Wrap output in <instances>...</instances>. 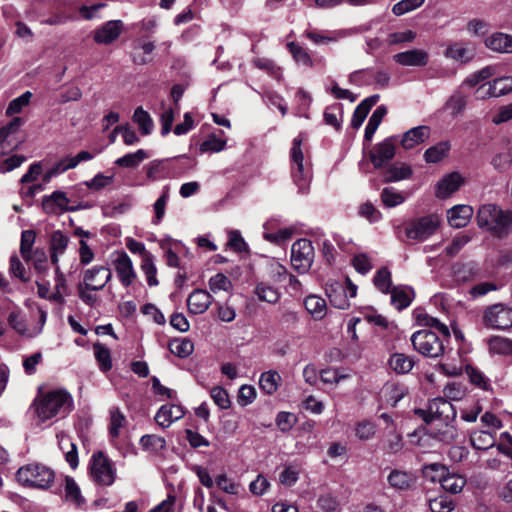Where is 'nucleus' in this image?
<instances>
[{
  "mask_svg": "<svg viewBox=\"0 0 512 512\" xmlns=\"http://www.w3.org/2000/svg\"><path fill=\"white\" fill-rule=\"evenodd\" d=\"M32 409L39 422L53 418H64L73 409V398L64 389L39 393L32 403Z\"/></svg>",
  "mask_w": 512,
  "mask_h": 512,
  "instance_id": "f257e3e1",
  "label": "nucleus"
},
{
  "mask_svg": "<svg viewBox=\"0 0 512 512\" xmlns=\"http://www.w3.org/2000/svg\"><path fill=\"white\" fill-rule=\"evenodd\" d=\"M17 482L27 488L48 489L54 482L55 473L48 466L40 463H29L21 466L16 472Z\"/></svg>",
  "mask_w": 512,
  "mask_h": 512,
  "instance_id": "f03ea898",
  "label": "nucleus"
},
{
  "mask_svg": "<svg viewBox=\"0 0 512 512\" xmlns=\"http://www.w3.org/2000/svg\"><path fill=\"white\" fill-rule=\"evenodd\" d=\"M302 138L300 136L293 140L290 151L291 176L294 184L298 187L299 194H307L312 179L311 165L305 161L302 151Z\"/></svg>",
  "mask_w": 512,
  "mask_h": 512,
  "instance_id": "7ed1b4c3",
  "label": "nucleus"
},
{
  "mask_svg": "<svg viewBox=\"0 0 512 512\" xmlns=\"http://www.w3.org/2000/svg\"><path fill=\"white\" fill-rule=\"evenodd\" d=\"M414 414L425 423L455 421L457 411L450 401L444 398H434L429 401L427 409H415Z\"/></svg>",
  "mask_w": 512,
  "mask_h": 512,
  "instance_id": "20e7f679",
  "label": "nucleus"
},
{
  "mask_svg": "<svg viewBox=\"0 0 512 512\" xmlns=\"http://www.w3.org/2000/svg\"><path fill=\"white\" fill-rule=\"evenodd\" d=\"M90 476L100 486H111L116 478L112 461L102 452H94L89 463Z\"/></svg>",
  "mask_w": 512,
  "mask_h": 512,
  "instance_id": "39448f33",
  "label": "nucleus"
},
{
  "mask_svg": "<svg viewBox=\"0 0 512 512\" xmlns=\"http://www.w3.org/2000/svg\"><path fill=\"white\" fill-rule=\"evenodd\" d=\"M441 220L437 215H427L410 220L405 226L407 238L425 241L440 227Z\"/></svg>",
  "mask_w": 512,
  "mask_h": 512,
  "instance_id": "423d86ee",
  "label": "nucleus"
},
{
  "mask_svg": "<svg viewBox=\"0 0 512 512\" xmlns=\"http://www.w3.org/2000/svg\"><path fill=\"white\" fill-rule=\"evenodd\" d=\"M411 342L417 352L427 357L436 358L444 352L442 340L432 331L420 330L413 333Z\"/></svg>",
  "mask_w": 512,
  "mask_h": 512,
  "instance_id": "0eeeda50",
  "label": "nucleus"
},
{
  "mask_svg": "<svg viewBox=\"0 0 512 512\" xmlns=\"http://www.w3.org/2000/svg\"><path fill=\"white\" fill-rule=\"evenodd\" d=\"M314 247L308 239H299L291 247V264L300 274L307 273L313 265Z\"/></svg>",
  "mask_w": 512,
  "mask_h": 512,
  "instance_id": "6e6552de",
  "label": "nucleus"
},
{
  "mask_svg": "<svg viewBox=\"0 0 512 512\" xmlns=\"http://www.w3.org/2000/svg\"><path fill=\"white\" fill-rule=\"evenodd\" d=\"M482 323L489 329L506 330L512 327V308L501 303L489 306L483 312Z\"/></svg>",
  "mask_w": 512,
  "mask_h": 512,
  "instance_id": "1a4fd4ad",
  "label": "nucleus"
},
{
  "mask_svg": "<svg viewBox=\"0 0 512 512\" xmlns=\"http://www.w3.org/2000/svg\"><path fill=\"white\" fill-rule=\"evenodd\" d=\"M112 264L123 287H129L136 281L137 273L133 262L125 251L116 252Z\"/></svg>",
  "mask_w": 512,
  "mask_h": 512,
  "instance_id": "9d476101",
  "label": "nucleus"
},
{
  "mask_svg": "<svg viewBox=\"0 0 512 512\" xmlns=\"http://www.w3.org/2000/svg\"><path fill=\"white\" fill-rule=\"evenodd\" d=\"M112 272L108 267L105 266H93L85 270L83 274L84 287L94 290H102L106 284L111 280Z\"/></svg>",
  "mask_w": 512,
  "mask_h": 512,
  "instance_id": "9b49d317",
  "label": "nucleus"
},
{
  "mask_svg": "<svg viewBox=\"0 0 512 512\" xmlns=\"http://www.w3.org/2000/svg\"><path fill=\"white\" fill-rule=\"evenodd\" d=\"M395 155V143L393 138H387L383 142L375 145L370 153L369 158L375 168H381L393 159Z\"/></svg>",
  "mask_w": 512,
  "mask_h": 512,
  "instance_id": "f8f14e48",
  "label": "nucleus"
},
{
  "mask_svg": "<svg viewBox=\"0 0 512 512\" xmlns=\"http://www.w3.org/2000/svg\"><path fill=\"white\" fill-rule=\"evenodd\" d=\"M69 199L62 191H54L50 195L43 197L42 206L46 213L60 214L64 211H74L75 209L69 207Z\"/></svg>",
  "mask_w": 512,
  "mask_h": 512,
  "instance_id": "ddd939ff",
  "label": "nucleus"
},
{
  "mask_svg": "<svg viewBox=\"0 0 512 512\" xmlns=\"http://www.w3.org/2000/svg\"><path fill=\"white\" fill-rule=\"evenodd\" d=\"M463 183L464 178L459 172L449 173L437 183L435 195L437 198L445 199L456 192Z\"/></svg>",
  "mask_w": 512,
  "mask_h": 512,
  "instance_id": "4468645a",
  "label": "nucleus"
},
{
  "mask_svg": "<svg viewBox=\"0 0 512 512\" xmlns=\"http://www.w3.org/2000/svg\"><path fill=\"white\" fill-rule=\"evenodd\" d=\"M393 60L402 66L423 67L429 61V54L422 49H412L395 54Z\"/></svg>",
  "mask_w": 512,
  "mask_h": 512,
  "instance_id": "2eb2a0df",
  "label": "nucleus"
},
{
  "mask_svg": "<svg viewBox=\"0 0 512 512\" xmlns=\"http://www.w3.org/2000/svg\"><path fill=\"white\" fill-rule=\"evenodd\" d=\"M9 326L19 335L34 338L41 334V328H28L26 320L20 310H14L7 317Z\"/></svg>",
  "mask_w": 512,
  "mask_h": 512,
  "instance_id": "dca6fc26",
  "label": "nucleus"
},
{
  "mask_svg": "<svg viewBox=\"0 0 512 512\" xmlns=\"http://www.w3.org/2000/svg\"><path fill=\"white\" fill-rule=\"evenodd\" d=\"M212 296L202 289L194 290L187 299V306L190 313L194 315L202 314L211 305Z\"/></svg>",
  "mask_w": 512,
  "mask_h": 512,
  "instance_id": "f3484780",
  "label": "nucleus"
},
{
  "mask_svg": "<svg viewBox=\"0 0 512 512\" xmlns=\"http://www.w3.org/2000/svg\"><path fill=\"white\" fill-rule=\"evenodd\" d=\"M59 449L63 452L65 460L72 469H76L79 464L77 445L71 437L65 432L57 434Z\"/></svg>",
  "mask_w": 512,
  "mask_h": 512,
  "instance_id": "a211bd4d",
  "label": "nucleus"
},
{
  "mask_svg": "<svg viewBox=\"0 0 512 512\" xmlns=\"http://www.w3.org/2000/svg\"><path fill=\"white\" fill-rule=\"evenodd\" d=\"M184 411L181 406L167 404L160 407L155 415V421L162 428L169 427L174 421L181 419Z\"/></svg>",
  "mask_w": 512,
  "mask_h": 512,
  "instance_id": "6ab92c4d",
  "label": "nucleus"
},
{
  "mask_svg": "<svg viewBox=\"0 0 512 512\" xmlns=\"http://www.w3.org/2000/svg\"><path fill=\"white\" fill-rule=\"evenodd\" d=\"M121 29L122 22L120 20L108 21L95 31L94 40L100 44H110L119 37Z\"/></svg>",
  "mask_w": 512,
  "mask_h": 512,
  "instance_id": "aec40b11",
  "label": "nucleus"
},
{
  "mask_svg": "<svg viewBox=\"0 0 512 512\" xmlns=\"http://www.w3.org/2000/svg\"><path fill=\"white\" fill-rule=\"evenodd\" d=\"M455 421H441L431 428L430 434L435 439L450 444L458 437V429L455 426Z\"/></svg>",
  "mask_w": 512,
  "mask_h": 512,
  "instance_id": "412c9836",
  "label": "nucleus"
},
{
  "mask_svg": "<svg viewBox=\"0 0 512 512\" xmlns=\"http://www.w3.org/2000/svg\"><path fill=\"white\" fill-rule=\"evenodd\" d=\"M473 215V208L469 205H456L447 211L450 226L454 228L465 227Z\"/></svg>",
  "mask_w": 512,
  "mask_h": 512,
  "instance_id": "4be33fe9",
  "label": "nucleus"
},
{
  "mask_svg": "<svg viewBox=\"0 0 512 512\" xmlns=\"http://www.w3.org/2000/svg\"><path fill=\"white\" fill-rule=\"evenodd\" d=\"M485 46L498 53H512V36L495 32L485 39Z\"/></svg>",
  "mask_w": 512,
  "mask_h": 512,
  "instance_id": "5701e85b",
  "label": "nucleus"
},
{
  "mask_svg": "<svg viewBox=\"0 0 512 512\" xmlns=\"http://www.w3.org/2000/svg\"><path fill=\"white\" fill-rule=\"evenodd\" d=\"M429 137V128L427 126H417L407 131L401 140L404 149H412L423 143Z\"/></svg>",
  "mask_w": 512,
  "mask_h": 512,
  "instance_id": "b1692460",
  "label": "nucleus"
},
{
  "mask_svg": "<svg viewBox=\"0 0 512 512\" xmlns=\"http://www.w3.org/2000/svg\"><path fill=\"white\" fill-rule=\"evenodd\" d=\"M379 95H372L366 99H364L354 110V113L352 115L351 119V126L354 129H358L362 123L364 122L365 118L367 117L369 111L371 108L378 102Z\"/></svg>",
  "mask_w": 512,
  "mask_h": 512,
  "instance_id": "393cba45",
  "label": "nucleus"
},
{
  "mask_svg": "<svg viewBox=\"0 0 512 512\" xmlns=\"http://www.w3.org/2000/svg\"><path fill=\"white\" fill-rule=\"evenodd\" d=\"M389 485L397 490H408L415 481V476L411 472L402 470H392L388 475Z\"/></svg>",
  "mask_w": 512,
  "mask_h": 512,
  "instance_id": "a878e982",
  "label": "nucleus"
},
{
  "mask_svg": "<svg viewBox=\"0 0 512 512\" xmlns=\"http://www.w3.org/2000/svg\"><path fill=\"white\" fill-rule=\"evenodd\" d=\"M389 293L391 294V304L397 310L407 308L413 298V290L406 287H393Z\"/></svg>",
  "mask_w": 512,
  "mask_h": 512,
  "instance_id": "bb28decb",
  "label": "nucleus"
},
{
  "mask_svg": "<svg viewBox=\"0 0 512 512\" xmlns=\"http://www.w3.org/2000/svg\"><path fill=\"white\" fill-rule=\"evenodd\" d=\"M499 238L506 236L512 229V213L501 210V217H495V223L487 227Z\"/></svg>",
  "mask_w": 512,
  "mask_h": 512,
  "instance_id": "cd10ccee",
  "label": "nucleus"
},
{
  "mask_svg": "<svg viewBox=\"0 0 512 512\" xmlns=\"http://www.w3.org/2000/svg\"><path fill=\"white\" fill-rule=\"evenodd\" d=\"M304 305L308 313L316 320H321L326 315V301L317 295L307 296Z\"/></svg>",
  "mask_w": 512,
  "mask_h": 512,
  "instance_id": "c85d7f7f",
  "label": "nucleus"
},
{
  "mask_svg": "<svg viewBox=\"0 0 512 512\" xmlns=\"http://www.w3.org/2000/svg\"><path fill=\"white\" fill-rule=\"evenodd\" d=\"M450 149L449 141H441L425 151L424 159L427 163H438L448 156Z\"/></svg>",
  "mask_w": 512,
  "mask_h": 512,
  "instance_id": "c756f323",
  "label": "nucleus"
},
{
  "mask_svg": "<svg viewBox=\"0 0 512 512\" xmlns=\"http://www.w3.org/2000/svg\"><path fill=\"white\" fill-rule=\"evenodd\" d=\"M495 217H501V209L493 204H486L479 208L477 222L479 227L486 228L495 223Z\"/></svg>",
  "mask_w": 512,
  "mask_h": 512,
  "instance_id": "7c9ffc66",
  "label": "nucleus"
},
{
  "mask_svg": "<svg viewBox=\"0 0 512 512\" xmlns=\"http://www.w3.org/2000/svg\"><path fill=\"white\" fill-rule=\"evenodd\" d=\"M150 157L149 153L144 149H139L136 152L128 153L115 160V165L122 168H136L141 162Z\"/></svg>",
  "mask_w": 512,
  "mask_h": 512,
  "instance_id": "2f4dec72",
  "label": "nucleus"
},
{
  "mask_svg": "<svg viewBox=\"0 0 512 512\" xmlns=\"http://www.w3.org/2000/svg\"><path fill=\"white\" fill-rule=\"evenodd\" d=\"M470 443L474 449L487 450L495 445V438L488 431L476 430L470 435Z\"/></svg>",
  "mask_w": 512,
  "mask_h": 512,
  "instance_id": "473e14b6",
  "label": "nucleus"
},
{
  "mask_svg": "<svg viewBox=\"0 0 512 512\" xmlns=\"http://www.w3.org/2000/svg\"><path fill=\"white\" fill-rule=\"evenodd\" d=\"M327 295L329 297L330 303L338 308V309H347L349 308V300L348 295L345 288L341 284L332 285L329 290H327Z\"/></svg>",
  "mask_w": 512,
  "mask_h": 512,
  "instance_id": "72a5a7b5",
  "label": "nucleus"
},
{
  "mask_svg": "<svg viewBox=\"0 0 512 512\" xmlns=\"http://www.w3.org/2000/svg\"><path fill=\"white\" fill-rule=\"evenodd\" d=\"M389 365L393 371L398 374L410 372L414 366L413 359L403 353H395L389 359Z\"/></svg>",
  "mask_w": 512,
  "mask_h": 512,
  "instance_id": "f704fd0d",
  "label": "nucleus"
},
{
  "mask_svg": "<svg viewBox=\"0 0 512 512\" xmlns=\"http://www.w3.org/2000/svg\"><path fill=\"white\" fill-rule=\"evenodd\" d=\"M287 49L291 53L296 63L306 66L313 67L314 61L310 56L309 52L296 42L287 43Z\"/></svg>",
  "mask_w": 512,
  "mask_h": 512,
  "instance_id": "c9c22d12",
  "label": "nucleus"
},
{
  "mask_svg": "<svg viewBox=\"0 0 512 512\" xmlns=\"http://www.w3.org/2000/svg\"><path fill=\"white\" fill-rule=\"evenodd\" d=\"M512 91V77H501L489 83L486 95L499 97Z\"/></svg>",
  "mask_w": 512,
  "mask_h": 512,
  "instance_id": "e433bc0d",
  "label": "nucleus"
},
{
  "mask_svg": "<svg viewBox=\"0 0 512 512\" xmlns=\"http://www.w3.org/2000/svg\"><path fill=\"white\" fill-rule=\"evenodd\" d=\"M281 380V376L276 371H267L262 373L259 386L263 392L268 395H272L278 389L279 382Z\"/></svg>",
  "mask_w": 512,
  "mask_h": 512,
  "instance_id": "4c0bfd02",
  "label": "nucleus"
},
{
  "mask_svg": "<svg viewBox=\"0 0 512 512\" xmlns=\"http://www.w3.org/2000/svg\"><path fill=\"white\" fill-rule=\"evenodd\" d=\"M489 351L494 354H512V341L501 336H493L488 340Z\"/></svg>",
  "mask_w": 512,
  "mask_h": 512,
  "instance_id": "58836bf2",
  "label": "nucleus"
},
{
  "mask_svg": "<svg viewBox=\"0 0 512 512\" xmlns=\"http://www.w3.org/2000/svg\"><path fill=\"white\" fill-rule=\"evenodd\" d=\"M110 424L109 434L111 438H118L120 435V429L124 427L126 418L118 407H112L109 410Z\"/></svg>",
  "mask_w": 512,
  "mask_h": 512,
  "instance_id": "ea45409f",
  "label": "nucleus"
},
{
  "mask_svg": "<svg viewBox=\"0 0 512 512\" xmlns=\"http://www.w3.org/2000/svg\"><path fill=\"white\" fill-rule=\"evenodd\" d=\"M170 351L180 358L190 356L194 351V344L188 338L176 339L169 344Z\"/></svg>",
  "mask_w": 512,
  "mask_h": 512,
  "instance_id": "a19ab883",
  "label": "nucleus"
},
{
  "mask_svg": "<svg viewBox=\"0 0 512 512\" xmlns=\"http://www.w3.org/2000/svg\"><path fill=\"white\" fill-rule=\"evenodd\" d=\"M133 121L138 125L139 131L142 135H148L153 130V120L148 112L143 110L142 107L136 108L133 114Z\"/></svg>",
  "mask_w": 512,
  "mask_h": 512,
  "instance_id": "79ce46f5",
  "label": "nucleus"
},
{
  "mask_svg": "<svg viewBox=\"0 0 512 512\" xmlns=\"http://www.w3.org/2000/svg\"><path fill=\"white\" fill-rule=\"evenodd\" d=\"M465 484L464 477L448 472L446 477L442 478L441 487L447 492L456 494L462 491Z\"/></svg>",
  "mask_w": 512,
  "mask_h": 512,
  "instance_id": "37998d69",
  "label": "nucleus"
},
{
  "mask_svg": "<svg viewBox=\"0 0 512 512\" xmlns=\"http://www.w3.org/2000/svg\"><path fill=\"white\" fill-rule=\"evenodd\" d=\"M380 198L383 205L388 208L396 207L405 201L404 195L393 187H385Z\"/></svg>",
  "mask_w": 512,
  "mask_h": 512,
  "instance_id": "c03bdc74",
  "label": "nucleus"
},
{
  "mask_svg": "<svg viewBox=\"0 0 512 512\" xmlns=\"http://www.w3.org/2000/svg\"><path fill=\"white\" fill-rule=\"evenodd\" d=\"M140 445L144 450L157 453L165 448L166 441L157 435H144L140 439Z\"/></svg>",
  "mask_w": 512,
  "mask_h": 512,
  "instance_id": "a18cd8bd",
  "label": "nucleus"
},
{
  "mask_svg": "<svg viewBox=\"0 0 512 512\" xmlns=\"http://www.w3.org/2000/svg\"><path fill=\"white\" fill-rule=\"evenodd\" d=\"M215 483L220 490L230 495H238L241 489V485L232 478H229L225 473L219 474L215 479Z\"/></svg>",
  "mask_w": 512,
  "mask_h": 512,
  "instance_id": "49530a36",
  "label": "nucleus"
},
{
  "mask_svg": "<svg viewBox=\"0 0 512 512\" xmlns=\"http://www.w3.org/2000/svg\"><path fill=\"white\" fill-rule=\"evenodd\" d=\"M69 169H74L70 156L60 159L57 161L49 170H47L43 176L44 182H49L53 177L66 172Z\"/></svg>",
  "mask_w": 512,
  "mask_h": 512,
  "instance_id": "de8ad7c7",
  "label": "nucleus"
},
{
  "mask_svg": "<svg viewBox=\"0 0 512 512\" xmlns=\"http://www.w3.org/2000/svg\"><path fill=\"white\" fill-rule=\"evenodd\" d=\"M95 358L99 363L102 371H108L112 367L110 350L100 343H96L93 346Z\"/></svg>",
  "mask_w": 512,
  "mask_h": 512,
  "instance_id": "09e8293b",
  "label": "nucleus"
},
{
  "mask_svg": "<svg viewBox=\"0 0 512 512\" xmlns=\"http://www.w3.org/2000/svg\"><path fill=\"white\" fill-rule=\"evenodd\" d=\"M412 175V169L408 165L393 166L386 171L385 181L396 182L403 179H408Z\"/></svg>",
  "mask_w": 512,
  "mask_h": 512,
  "instance_id": "8fccbe9b",
  "label": "nucleus"
},
{
  "mask_svg": "<svg viewBox=\"0 0 512 512\" xmlns=\"http://www.w3.org/2000/svg\"><path fill=\"white\" fill-rule=\"evenodd\" d=\"M65 493L66 499L76 505H80L84 502L80 488L72 477L67 476L65 478Z\"/></svg>",
  "mask_w": 512,
  "mask_h": 512,
  "instance_id": "3c124183",
  "label": "nucleus"
},
{
  "mask_svg": "<svg viewBox=\"0 0 512 512\" xmlns=\"http://www.w3.org/2000/svg\"><path fill=\"white\" fill-rule=\"evenodd\" d=\"M35 232L33 230H24L21 234L20 253L22 257L29 261L31 258L32 247L35 242Z\"/></svg>",
  "mask_w": 512,
  "mask_h": 512,
  "instance_id": "603ef678",
  "label": "nucleus"
},
{
  "mask_svg": "<svg viewBox=\"0 0 512 512\" xmlns=\"http://www.w3.org/2000/svg\"><path fill=\"white\" fill-rule=\"evenodd\" d=\"M31 97L32 93L30 91H26L19 97L13 99L6 109V115L12 116L20 113L23 110V108L29 104Z\"/></svg>",
  "mask_w": 512,
  "mask_h": 512,
  "instance_id": "864d4df0",
  "label": "nucleus"
},
{
  "mask_svg": "<svg viewBox=\"0 0 512 512\" xmlns=\"http://www.w3.org/2000/svg\"><path fill=\"white\" fill-rule=\"evenodd\" d=\"M141 269L146 276L147 283L149 286H157L158 280L156 277L157 269L153 261L152 255H146V258L142 260Z\"/></svg>",
  "mask_w": 512,
  "mask_h": 512,
  "instance_id": "5fc2aeb1",
  "label": "nucleus"
},
{
  "mask_svg": "<svg viewBox=\"0 0 512 512\" xmlns=\"http://www.w3.org/2000/svg\"><path fill=\"white\" fill-rule=\"evenodd\" d=\"M445 55L453 60L461 62H467L471 58L465 45L459 42L450 45L446 49Z\"/></svg>",
  "mask_w": 512,
  "mask_h": 512,
  "instance_id": "6e6d98bb",
  "label": "nucleus"
},
{
  "mask_svg": "<svg viewBox=\"0 0 512 512\" xmlns=\"http://www.w3.org/2000/svg\"><path fill=\"white\" fill-rule=\"evenodd\" d=\"M374 285L382 292L389 293L391 290V272L383 267L377 271L374 277Z\"/></svg>",
  "mask_w": 512,
  "mask_h": 512,
  "instance_id": "4d7b16f0",
  "label": "nucleus"
},
{
  "mask_svg": "<svg viewBox=\"0 0 512 512\" xmlns=\"http://www.w3.org/2000/svg\"><path fill=\"white\" fill-rule=\"evenodd\" d=\"M448 473L447 468L444 465L433 463L424 468V475L432 482L442 483V478H445Z\"/></svg>",
  "mask_w": 512,
  "mask_h": 512,
  "instance_id": "13d9d810",
  "label": "nucleus"
},
{
  "mask_svg": "<svg viewBox=\"0 0 512 512\" xmlns=\"http://www.w3.org/2000/svg\"><path fill=\"white\" fill-rule=\"evenodd\" d=\"M69 238L60 230L54 231L50 238V251L64 254Z\"/></svg>",
  "mask_w": 512,
  "mask_h": 512,
  "instance_id": "bf43d9fd",
  "label": "nucleus"
},
{
  "mask_svg": "<svg viewBox=\"0 0 512 512\" xmlns=\"http://www.w3.org/2000/svg\"><path fill=\"white\" fill-rule=\"evenodd\" d=\"M386 401L395 406L405 395V388L396 384H387L383 389Z\"/></svg>",
  "mask_w": 512,
  "mask_h": 512,
  "instance_id": "052dcab7",
  "label": "nucleus"
},
{
  "mask_svg": "<svg viewBox=\"0 0 512 512\" xmlns=\"http://www.w3.org/2000/svg\"><path fill=\"white\" fill-rule=\"evenodd\" d=\"M255 292L261 301L268 303H276L280 297L277 289L263 283L257 285Z\"/></svg>",
  "mask_w": 512,
  "mask_h": 512,
  "instance_id": "680f3d73",
  "label": "nucleus"
},
{
  "mask_svg": "<svg viewBox=\"0 0 512 512\" xmlns=\"http://www.w3.org/2000/svg\"><path fill=\"white\" fill-rule=\"evenodd\" d=\"M209 288L212 292L229 291L232 288L230 279L223 273H217L209 280Z\"/></svg>",
  "mask_w": 512,
  "mask_h": 512,
  "instance_id": "e2e57ef3",
  "label": "nucleus"
},
{
  "mask_svg": "<svg viewBox=\"0 0 512 512\" xmlns=\"http://www.w3.org/2000/svg\"><path fill=\"white\" fill-rule=\"evenodd\" d=\"M466 106V98L461 94L452 95L446 102L445 108L453 117L458 116Z\"/></svg>",
  "mask_w": 512,
  "mask_h": 512,
  "instance_id": "0e129e2a",
  "label": "nucleus"
},
{
  "mask_svg": "<svg viewBox=\"0 0 512 512\" xmlns=\"http://www.w3.org/2000/svg\"><path fill=\"white\" fill-rule=\"evenodd\" d=\"M482 411V406L478 401H473L470 405L460 409V417L463 421L473 423L477 420Z\"/></svg>",
  "mask_w": 512,
  "mask_h": 512,
  "instance_id": "69168bd1",
  "label": "nucleus"
},
{
  "mask_svg": "<svg viewBox=\"0 0 512 512\" xmlns=\"http://www.w3.org/2000/svg\"><path fill=\"white\" fill-rule=\"evenodd\" d=\"M317 505L324 512H334L339 507V501L333 494L325 493L320 495L317 500Z\"/></svg>",
  "mask_w": 512,
  "mask_h": 512,
  "instance_id": "338daca9",
  "label": "nucleus"
},
{
  "mask_svg": "<svg viewBox=\"0 0 512 512\" xmlns=\"http://www.w3.org/2000/svg\"><path fill=\"white\" fill-rule=\"evenodd\" d=\"M429 508L431 512H451L453 503L447 497L440 496L429 501Z\"/></svg>",
  "mask_w": 512,
  "mask_h": 512,
  "instance_id": "774afa93",
  "label": "nucleus"
}]
</instances>
